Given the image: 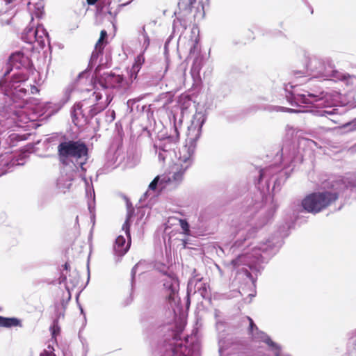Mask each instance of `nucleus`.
Instances as JSON below:
<instances>
[{
	"label": "nucleus",
	"mask_w": 356,
	"mask_h": 356,
	"mask_svg": "<svg viewBox=\"0 0 356 356\" xmlns=\"http://www.w3.org/2000/svg\"><path fill=\"white\" fill-rule=\"evenodd\" d=\"M344 128L348 129L350 131L356 130V118L351 122H347L343 125Z\"/></svg>",
	"instance_id": "33"
},
{
	"label": "nucleus",
	"mask_w": 356,
	"mask_h": 356,
	"mask_svg": "<svg viewBox=\"0 0 356 356\" xmlns=\"http://www.w3.org/2000/svg\"><path fill=\"white\" fill-rule=\"evenodd\" d=\"M129 216H128L122 225V230L124 231L125 234L128 238V241H126L124 236H123L122 235H120L116 238L115 243L113 245L114 254L118 257H121L124 256L130 248L131 236L129 233Z\"/></svg>",
	"instance_id": "15"
},
{
	"label": "nucleus",
	"mask_w": 356,
	"mask_h": 356,
	"mask_svg": "<svg viewBox=\"0 0 356 356\" xmlns=\"http://www.w3.org/2000/svg\"><path fill=\"white\" fill-rule=\"evenodd\" d=\"M29 58L21 51L13 53L9 58L8 69L0 80V110L10 106L12 103L24 100L29 94L38 90L29 80Z\"/></svg>",
	"instance_id": "3"
},
{
	"label": "nucleus",
	"mask_w": 356,
	"mask_h": 356,
	"mask_svg": "<svg viewBox=\"0 0 356 356\" xmlns=\"http://www.w3.org/2000/svg\"><path fill=\"white\" fill-rule=\"evenodd\" d=\"M77 284H78V280L74 281V282L72 283V286H75Z\"/></svg>",
	"instance_id": "48"
},
{
	"label": "nucleus",
	"mask_w": 356,
	"mask_h": 356,
	"mask_svg": "<svg viewBox=\"0 0 356 356\" xmlns=\"http://www.w3.org/2000/svg\"><path fill=\"white\" fill-rule=\"evenodd\" d=\"M79 317H80L81 320L83 321V326H84L86 323V318L85 313H80Z\"/></svg>",
	"instance_id": "41"
},
{
	"label": "nucleus",
	"mask_w": 356,
	"mask_h": 356,
	"mask_svg": "<svg viewBox=\"0 0 356 356\" xmlns=\"http://www.w3.org/2000/svg\"><path fill=\"white\" fill-rule=\"evenodd\" d=\"M179 222L183 234L188 236L191 235L190 226L188 222L184 219H180Z\"/></svg>",
	"instance_id": "32"
},
{
	"label": "nucleus",
	"mask_w": 356,
	"mask_h": 356,
	"mask_svg": "<svg viewBox=\"0 0 356 356\" xmlns=\"http://www.w3.org/2000/svg\"><path fill=\"white\" fill-rule=\"evenodd\" d=\"M280 170L277 166H269L266 168L260 171L259 184H260L262 181H265L266 188L267 190L269 189L270 187V181L272 177L275 175Z\"/></svg>",
	"instance_id": "21"
},
{
	"label": "nucleus",
	"mask_w": 356,
	"mask_h": 356,
	"mask_svg": "<svg viewBox=\"0 0 356 356\" xmlns=\"http://www.w3.org/2000/svg\"><path fill=\"white\" fill-rule=\"evenodd\" d=\"M171 321L163 326L168 333L156 350L157 356H200V343L196 336L180 335L186 323L188 313H169Z\"/></svg>",
	"instance_id": "4"
},
{
	"label": "nucleus",
	"mask_w": 356,
	"mask_h": 356,
	"mask_svg": "<svg viewBox=\"0 0 356 356\" xmlns=\"http://www.w3.org/2000/svg\"><path fill=\"white\" fill-rule=\"evenodd\" d=\"M251 335L253 339L256 341H262L265 343L268 346V350L273 352L275 356H291L290 355L283 353L281 346L273 341L267 334L259 330V329Z\"/></svg>",
	"instance_id": "16"
},
{
	"label": "nucleus",
	"mask_w": 356,
	"mask_h": 356,
	"mask_svg": "<svg viewBox=\"0 0 356 356\" xmlns=\"http://www.w3.org/2000/svg\"><path fill=\"white\" fill-rule=\"evenodd\" d=\"M143 38H144L143 46L145 47V49H147L149 44V39L147 35H144Z\"/></svg>",
	"instance_id": "38"
},
{
	"label": "nucleus",
	"mask_w": 356,
	"mask_h": 356,
	"mask_svg": "<svg viewBox=\"0 0 356 356\" xmlns=\"http://www.w3.org/2000/svg\"><path fill=\"white\" fill-rule=\"evenodd\" d=\"M276 208L277 207L275 205L270 207V208L266 211L264 216L260 217L257 222H250L245 225H241L236 234V237L237 238L236 245L240 246V240L243 239L245 241L247 238L253 236L258 229L267 224L273 218Z\"/></svg>",
	"instance_id": "10"
},
{
	"label": "nucleus",
	"mask_w": 356,
	"mask_h": 356,
	"mask_svg": "<svg viewBox=\"0 0 356 356\" xmlns=\"http://www.w3.org/2000/svg\"><path fill=\"white\" fill-rule=\"evenodd\" d=\"M106 35H107L106 31L104 30H102L101 31L100 38L96 43L95 51H93V53L92 54V58L97 56L98 54L102 52V51L104 48L103 40L105 38V37H106Z\"/></svg>",
	"instance_id": "29"
},
{
	"label": "nucleus",
	"mask_w": 356,
	"mask_h": 356,
	"mask_svg": "<svg viewBox=\"0 0 356 356\" xmlns=\"http://www.w3.org/2000/svg\"><path fill=\"white\" fill-rule=\"evenodd\" d=\"M18 138V135L15 134V133H13V134H9L8 136V138L10 139V142L9 143V145H14L13 144V140H16L17 138Z\"/></svg>",
	"instance_id": "37"
},
{
	"label": "nucleus",
	"mask_w": 356,
	"mask_h": 356,
	"mask_svg": "<svg viewBox=\"0 0 356 356\" xmlns=\"http://www.w3.org/2000/svg\"><path fill=\"white\" fill-rule=\"evenodd\" d=\"M105 95H106V100L101 101L102 94L95 90L88 99L76 104L72 112V121L74 124L82 127L87 124L94 115L104 110L111 101L109 96L106 92Z\"/></svg>",
	"instance_id": "5"
},
{
	"label": "nucleus",
	"mask_w": 356,
	"mask_h": 356,
	"mask_svg": "<svg viewBox=\"0 0 356 356\" xmlns=\"http://www.w3.org/2000/svg\"><path fill=\"white\" fill-rule=\"evenodd\" d=\"M27 6L32 19H33V16L38 18L42 17L44 8L43 0H31L28 3Z\"/></svg>",
	"instance_id": "22"
},
{
	"label": "nucleus",
	"mask_w": 356,
	"mask_h": 356,
	"mask_svg": "<svg viewBox=\"0 0 356 356\" xmlns=\"http://www.w3.org/2000/svg\"><path fill=\"white\" fill-rule=\"evenodd\" d=\"M249 322H250V325H249V332L250 334H252L253 332H254L256 330H258V327H257V325H255V323H254L253 320L250 318V317H247Z\"/></svg>",
	"instance_id": "34"
},
{
	"label": "nucleus",
	"mask_w": 356,
	"mask_h": 356,
	"mask_svg": "<svg viewBox=\"0 0 356 356\" xmlns=\"http://www.w3.org/2000/svg\"><path fill=\"white\" fill-rule=\"evenodd\" d=\"M195 47H196L195 44L193 43V47H191L190 49V54H192L194 51Z\"/></svg>",
	"instance_id": "45"
},
{
	"label": "nucleus",
	"mask_w": 356,
	"mask_h": 356,
	"mask_svg": "<svg viewBox=\"0 0 356 356\" xmlns=\"http://www.w3.org/2000/svg\"><path fill=\"white\" fill-rule=\"evenodd\" d=\"M286 95L288 102L291 106L299 107L298 109L288 108L282 106H261L258 109L268 111H282L293 113L310 112L318 116L333 115L338 113L339 109L336 108L340 103L341 94L335 90L299 92L296 86L289 83L285 86Z\"/></svg>",
	"instance_id": "2"
},
{
	"label": "nucleus",
	"mask_w": 356,
	"mask_h": 356,
	"mask_svg": "<svg viewBox=\"0 0 356 356\" xmlns=\"http://www.w3.org/2000/svg\"><path fill=\"white\" fill-rule=\"evenodd\" d=\"M272 248L270 243L264 244L260 247H254L252 252H247L238 256L232 261V265L236 270L239 277H245L247 283L251 286L254 284V280L247 267L251 270H258L260 264L263 263V253Z\"/></svg>",
	"instance_id": "6"
},
{
	"label": "nucleus",
	"mask_w": 356,
	"mask_h": 356,
	"mask_svg": "<svg viewBox=\"0 0 356 356\" xmlns=\"http://www.w3.org/2000/svg\"><path fill=\"white\" fill-rule=\"evenodd\" d=\"M22 39L29 44H37L40 47H43L49 40L48 33L42 25H38L35 28H26L22 33Z\"/></svg>",
	"instance_id": "14"
},
{
	"label": "nucleus",
	"mask_w": 356,
	"mask_h": 356,
	"mask_svg": "<svg viewBox=\"0 0 356 356\" xmlns=\"http://www.w3.org/2000/svg\"><path fill=\"white\" fill-rule=\"evenodd\" d=\"M306 68L309 74L314 77H321L324 79H332L331 62L329 58H322L316 56L308 58Z\"/></svg>",
	"instance_id": "12"
},
{
	"label": "nucleus",
	"mask_w": 356,
	"mask_h": 356,
	"mask_svg": "<svg viewBox=\"0 0 356 356\" xmlns=\"http://www.w3.org/2000/svg\"><path fill=\"white\" fill-rule=\"evenodd\" d=\"M74 170L67 172L66 170L62 172L61 175L57 180V188L63 193L68 191L72 185V181L74 179Z\"/></svg>",
	"instance_id": "19"
},
{
	"label": "nucleus",
	"mask_w": 356,
	"mask_h": 356,
	"mask_svg": "<svg viewBox=\"0 0 356 356\" xmlns=\"http://www.w3.org/2000/svg\"><path fill=\"white\" fill-rule=\"evenodd\" d=\"M175 131L176 133V137L178 138L179 137V133H178L177 127L175 128Z\"/></svg>",
	"instance_id": "47"
},
{
	"label": "nucleus",
	"mask_w": 356,
	"mask_h": 356,
	"mask_svg": "<svg viewBox=\"0 0 356 356\" xmlns=\"http://www.w3.org/2000/svg\"><path fill=\"white\" fill-rule=\"evenodd\" d=\"M60 316L64 318V313H60V315L56 318L54 319L53 323L49 327L53 338H56V336L60 333V328L58 325V320Z\"/></svg>",
	"instance_id": "30"
},
{
	"label": "nucleus",
	"mask_w": 356,
	"mask_h": 356,
	"mask_svg": "<svg viewBox=\"0 0 356 356\" xmlns=\"http://www.w3.org/2000/svg\"><path fill=\"white\" fill-rule=\"evenodd\" d=\"M282 162L284 165H287L289 163L295 162L296 160H300L294 145L291 147L288 146L283 147L282 149Z\"/></svg>",
	"instance_id": "20"
},
{
	"label": "nucleus",
	"mask_w": 356,
	"mask_h": 356,
	"mask_svg": "<svg viewBox=\"0 0 356 356\" xmlns=\"http://www.w3.org/2000/svg\"><path fill=\"white\" fill-rule=\"evenodd\" d=\"M139 266V264H137L136 265H135L134 266V268H132V270H131V275H132V277H134L135 274H136V269L138 268V267Z\"/></svg>",
	"instance_id": "42"
},
{
	"label": "nucleus",
	"mask_w": 356,
	"mask_h": 356,
	"mask_svg": "<svg viewBox=\"0 0 356 356\" xmlns=\"http://www.w3.org/2000/svg\"><path fill=\"white\" fill-rule=\"evenodd\" d=\"M302 142L305 143H307L308 145H309L312 143V144L314 143V142L312 140H302Z\"/></svg>",
	"instance_id": "43"
},
{
	"label": "nucleus",
	"mask_w": 356,
	"mask_h": 356,
	"mask_svg": "<svg viewBox=\"0 0 356 356\" xmlns=\"http://www.w3.org/2000/svg\"><path fill=\"white\" fill-rule=\"evenodd\" d=\"M99 85L102 89H116L119 91H125L129 87V81L124 79L122 75L114 73H104L99 79Z\"/></svg>",
	"instance_id": "13"
},
{
	"label": "nucleus",
	"mask_w": 356,
	"mask_h": 356,
	"mask_svg": "<svg viewBox=\"0 0 356 356\" xmlns=\"http://www.w3.org/2000/svg\"><path fill=\"white\" fill-rule=\"evenodd\" d=\"M205 120L206 116L203 112L198 111L194 114L188 129L186 145L179 150L172 172L156 176L149 184L145 194L152 191L159 193L166 189H173L182 182L185 172L193 163L196 142L201 136L202 127Z\"/></svg>",
	"instance_id": "1"
},
{
	"label": "nucleus",
	"mask_w": 356,
	"mask_h": 356,
	"mask_svg": "<svg viewBox=\"0 0 356 356\" xmlns=\"http://www.w3.org/2000/svg\"><path fill=\"white\" fill-rule=\"evenodd\" d=\"M19 2V0H5V3L6 5H9L10 3H14V5H17Z\"/></svg>",
	"instance_id": "39"
},
{
	"label": "nucleus",
	"mask_w": 356,
	"mask_h": 356,
	"mask_svg": "<svg viewBox=\"0 0 356 356\" xmlns=\"http://www.w3.org/2000/svg\"><path fill=\"white\" fill-rule=\"evenodd\" d=\"M22 326L21 321L17 318H7L0 316V327H11Z\"/></svg>",
	"instance_id": "27"
},
{
	"label": "nucleus",
	"mask_w": 356,
	"mask_h": 356,
	"mask_svg": "<svg viewBox=\"0 0 356 356\" xmlns=\"http://www.w3.org/2000/svg\"><path fill=\"white\" fill-rule=\"evenodd\" d=\"M179 22V19H177V20H174L173 26L174 29H175L177 26V24Z\"/></svg>",
	"instance_id": "44"
},
{
	"label": "nucleus",
	"mask_w": 356,
	"mask_h": 356,
	"mask_svg": "<svg viewBox=\"0 0 356 356\" xmlns=\"http://www.w3.org/2000/svg\"><path fill=\"white\" fill-rule=\"evenodd\" d=\"M186 309H188V303H186Z\"/></svg>",
	"instance_id": "51"
},
{
	"label": "nucleus",
	"mask_w": 356,
	"mask_h": 356,
	"mask_svg": "<svg viewBox=\"0 0 356 356\" xmlns=\"http://www.w3.org/2000/svg\"><path fill=\"white\" fill-rule=\"evenodd\" d=\"M199 293L202 298H206L209 296V286L207 283L202 281V278L197 275L193 276L190 279L188 283L187 296L191 294Z\"/></svg>",
	"instance_id": "17"
},
{
	"label": "nucleus",
	"mask_w": 356,
	"mask_h": 356,
	"mask_svg": "<svg viewBox=\"0 0 356 356\" xmlns=\"http://www.w3.org/2000/svg\"><path fill=\"white\" fill-rule=\"evenodd\" d=\"M195 1L196 0H179L178 3L179 11L183 12L184 15L190 13Z\"/></svg>",
	"instance_id": "28"
},
{
	"label": "nucleus",
	"mask_w": 356,
	"mask_h": 356,
	"mask_svg": "<svg viewBox=\"0 0 356 356\" xmlns=\"http://www.w3.org/2000/svg\"><path fill=\"white\" fill-rule=\"evenodd\" d=\"M58 152L60 161L65 165L70 163L81 167L83 170V165L88 159V149L86 145L80 140H65L58 146Z\"/></svg>",
	"instance_id": "8"
},
{
	"label": "nucleus",
	"mask_w": 356,
	"mask_h": 356,
	"mask_svg": "<svg viewBox=\"0 0 356 356\" xmlns=\"http://www.w3.org/2000/svg\"><path fill=\"white\" fill-rule=\"evenodd\" d=\"M5 131L4 125L1 124L0 122V145L3 143L4 140V136H3V134Z\"/></svg>",
	"instance_id": "36"
},
{
	"label": "nucleus",
	"mask_w": 356,
	"mask_h": 356,
	"mask_svg": "<svg viewBox=\"0 0 356 356\" xmlns=\"http://www.w3.org/2000/svg\"><path fill=\"white\" fill-rule=\"evenodd\" d=\"M22 160V159H20ZM23 165L19 162V159L14 156L9 152H6L0 155V176L6 174L10 169L15 165Z\"/></svg>",
	"instance_id": "18"
},
{
	"label": "nucleus",
	"mask_w": 356,
	"mask_h": 356,
	"mask_svg": "<svg viewBox=\"0 0 356 356\" xmlns=\"http://www.w3.org/2000/svg\"><path fill=\"white\" fill-rule=\"evenodd\" d=\"M172 152L170 149H166L165 147H160L159 152H157L159 161L164 162L165 159L172 154Z\"/></svg>",
	"instance_id": "31"
},
{
	"label": "nucleus",
	"mask_w": 356,
	"mask_h": 356,
	"mask_svg": "<svg viewBox=\"0 0 356 356\" xmlns=\"http://www.w3.org/2000/svg\"><path fill=\"white\" fill-rule=\"evenodd\" d=\"M127 3H129V1H127ZM126 3H122L121 5H117L115 7V6H113L114 8H117L118 9V11L119 10V7L121 6H125Z\"/></svg>",
	"instance_id": "46"
},
{
	"label": "nucleus",
	"mask_w": 356,
	"mask_h": 356,
	"mask_svg": "<svg viewBox=\"0 0 356 356\" xmlns=\"http://www.w3.org/2000/svg\"><path fill=\"white\" fill-rule=\"evenodd\" d=\"M200 69H201V64H200V63H198V60L196 59L193 63V65L192 67V71L197 72L198 73L200 72Z\"/></svg>",
	"instance_id": "35"
},
{
	"label": "nucleus",
	"mask_w": 356,
	"mask_h": 356,
	"mask_svg": "<svg viewBox=\"0 0 356 356\" xmlns=\"http://www.w3.org/2000/svg\"><path fill=\"white\" fill-rule=\"evenodd\" d=\"M348 187L342 180L335 181L331 191L316 192L307 195L302 202V207L308 212L316 213L330 206L338 198L339 193Z\"/></svg>",
	"instance_id": "7"
},
{
	"label": "nucleus",
	"mask_w": 356,
	"mask_h": 356,
	"mask_svg": "<svg viewBox=\"0 0 356 356\" xmlns=\"http://www.w3.org/2000/svg\"><path fill=\"white\" fill-rule=\"evenodd\" d=\"M277 179L275 181V184H274V186H273V191H274V190H275V184H276V183H277Z\"/></svg>",
	"instance_id": "49"
},
{
	"label": "nucleus",
	"mask_w": 356,
	"mask_h": 356,
	"mask_svg": "<svg viewBox=\"0 0 356 356\" xmlns=\"http://www.w3.org/2000/svg\"><path fill=\"white\" fill-rule=\"evenodd\" d=\"M40 356H56L54 353L44 350L42 353H41Z\"/></svg>",
	"instance_id": "40"
},
{
	"label": "nucleus",
	"mask_w": 356,
	"mask_h": 356,
	"mask_svg": "<svg viewBox=\"0 0 356 356\" xmlns=\"http://www.w3.org/2000/svg\"><path fill=\"white\" fill-rule=\"evenodd\" d=\"M67 284V288L69 289H70V285H69V282H67V284Z\"/></svg>",
	"instance_id": "50"
},
{
	"label": "nucleus",
	"mask_w": 356,
	"mask_h": 356,
	"mask_svg": "<svg viewBox=\"0 0 356 356\" xmlns=\"http://www.w3.org/2000/svg\"><path fill=\"white\" fill-rule=\"evenodd\" d=\"M95 86L92 84V79L85 77L84 74H80L74 83L69 85L65 90V99L62 104H53L51 102L45 103L44 105L40 106L42 108V115L46 114L47 116H50L58 112L63 104L67 102L70 97L71 93L75 90L90 92Z\"/></svg>",
	"instance_id": "9"
},
{
	"label": "nucleus",
	"mask_w": 356,
	"mask_h": 356,
	"mask_svg": "<svg viewBox=\"0 0 356 356\" xmlns=\"http://www.w3.org/2000/svg\"><path fill=\"white\" fill-rule=\"evenodd\" d=\"M163 291L168 298V309L170 312H183L178 297L179 282L174 275H167L163 279Z\"/></svg>",
	"instance_id": "11"
},
{
	"label": "nucleus",
	"mask_w": 356,
	"mask_h": 356,
	"mask_svg": "<svg viewBox=\"0 0 356 356\" xmlns=\"http://www.w3.org/2000/svg\"><path fill=\"white\" fill-rule=\"evenodd\" d=\"M332 79L334 81H341L343 82L347 86H356V76L345 74L339 71H333L332 74Z\"/></svg>",
	"instance_id": "24"
},
{
	"label": "nucleus",
	"mask_w": 356,
	"mask_h": 356,
	"mask_svg": "<svg viewBox=\"0 0 356 356\" xmlns=\"http://www.w3.org/2000/svg\"><path fill=\"white\" fill-rule=\"evenodd\" d=\"M17 106L21 107V109L16 111L15 115L19 122L26 124L29 121L36 120L38 116L35 113H28V107H24L22 104H19Z\"/></svg>",
	"instance_id": "23"
},
{
	"label": "nucleus",
	"mask_w": 356,
	"mask_h": 356,
	"mask_svg": "<svg viewBox=\"0 0 356 356\" xmlns=\"http://www.w3.org/2000/svg\"><path fill=\"white\" fill-rule=\"evenodd\" d=\"M145 62V58L143 54L138 55L136 59L135 62L133 64L131 69L129 70V84L133 82L134 80H135L137 78L138 73L141 69V67L143 64Z\"/></svg>",
	"instance_id": "25"
},
{
	"label": "nucleus",
	"mask_w": 356,
	"mask_h": 356,
	"mask_svg": "<svg viewBox=\"0 0 356 356\" xmlns=\"http://www.w3.org/2000/svg\"><path fill=\"white\" fill-rule=\"evenodd\" d=\"M82 180L85 182L86 184V195L88 197V207L90 213L93 215V212L95 210V195L94 189L90 188L89 181L87 180L86 177H82Z\"/></svg>",
	"instance_id": "26"
}]
</instances>
